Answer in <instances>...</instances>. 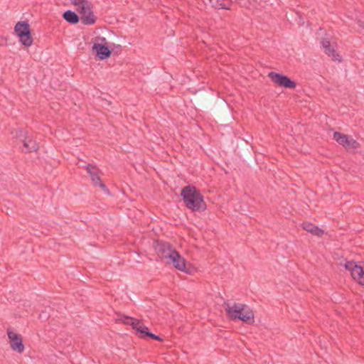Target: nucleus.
<instances>
[{"mask_svg":"<svg viewBox=\"0 0 364 364\" xmlns=\"http://www.w3.org/2000/svg\"><path fill=\"white\" fill-rule=\"evenodd\" d=\"M121 317L119 318L122 321V323L125 325L131 326V323L134 322L135 320H138L137 318L131 317L129 316L121 315Z\"/></svg>","mask_w":364,"mask_h":364,"instance_id":"22","label":"nucleus"},{"mask_svg":"<svg viewBox=\"0 0 364 364\" xmlns=\"http://www.w3.org/2000/svg\"><path fill=\"white\" fill-rule=\"evenodd\" d=\"M93 43H102L104 45H109V43L107 41V39L105 37L101 36L95 37Z\"/></svg>","mask_w":364,"mask_h":364,"instance_id":"24","label":"nucleus"},{"mask_svg":"<svg viewBox=\"0 0 364 364\" xmlns=\"http://www.w3.org/2000/svg\"><path fill=\"white\" fill-rule=\"evenodd\" d=\"M76 10L81 14V21L84 25H93L97 21V17L92 10L91 3L86 0L80 6L76 7Z\"/></svg>","mask_w":364,"mask_h":364,"instance_id":"9","label":"nucleus"},{"mask_svg":"<svg viewBox=\"0 0 364 364\" xmlns=\"http://www.w3.org/2000/svg\"><path fill=\"white\" fill-rule=\"evenodd\" d=\"M7 335L9 339L11 348L18 353H22L24 351L25 347L23 343L21 336L13 332L10 328L7 329Z\"/></svg>","mask_w":364,"mask_h":364,"instance_id":"11","label":"nucleus"},{"mask_svg":"<svg viewBox=\"0 0 364 364\" xmlns=\"http://www.w3.org/2000/svg\"><path fill=\"white\" fill-rule=\"evenodd\" d=\"M195 104L201 108H205L213 103L214 99L208 94L198 93L193 97Z\"/></svg>","mask_w":364,"mask_h":364,"instance_id":"12","label":"nucleus"},{"mask_svg":"<svg viewBox=\"0 0 364 364\" xmlns=\"http://www.w3.org/2000/svg\"><path fill=\"white\" fill-rule=\"evenodd\" d=\"M324 53L329 57H331L333 60H338V62L342 60L341 56L336 52L335 47L332 45L326 48Z\"/></svg>","mask_w":364,"mask_h":364,"instance_id":"18","label":"nucleus"},{"mask_svg":"<svg viewBox=\"0 0 364 364\" xmlns=\"http://www.w3.org/2000/svg\"><path fill=\"white\" fill-rule=\"evenodd\" d=\"M360 147V143L353 139L351 136L348 138L347 142L344 146V148L348 151H355Z\"/></svg>","mask_w":364,"mask_h":364,"instance_id":"19","label":"nucleus"},{"mask_svg":"<svg viewBox=\"0 0 364 364\" xmlns=\"http://www.w3.org/2000/svg\"><path fill=\"white\" fill-rule=\"evenodd\" d=\"M353 271V274L351 275L352 278L361 285L364 282V267L358 265Z\"/></svg>","mask_w":364,"mask_h":364,"instance_id":"17","label":"nucleus"},{"mask_svg":"<svg viewBox=\"0 0 364 364\" xmlns=\"http://www.w3.org/2000/svg\"><path fill=\"white\" fill-rule=\"evenodd\" d=\"M147 339H151V340H155V341H163V339L159 336L156 335V334L151 333V331L149 332V333L148 335Z\"/></svg>","mask_w":364,"mask_h":364,"instance_id":"25","label":"nucleus"},{"mask_svg":"<svg viewBox=\"0 0 364 364\" xmlns=\"http://www.w3.org/2000/svg\"><path fill=\"white\" fill-rule=\"evenodd\" d=\"M131 326L135 331V334L139 338L143 339L148 338V335L150 332L149 328L144 324H141L140 320H135L131 323Z\"/></svg>","mask_w":364,"mask_h":364,"instance_id":"13","label":"nucleus"},{"mask_svg":"<svg viewBox=\"0 0 364 364\" xmlns=\"http://www.w3.org/2000/svg\"><path fill=\"white\" fill-rule=\"evenodd\" d=\"M355 267H358V264L354 262H347L345 264V268L346 270H349L350 272V274H353V271Z\"/></svg>","mask_w":364,"mask_h":364,"instance_id":"23","label":"nucleus"},{"mask_svg":"<svg viewBox=\"0 0 364 364\" xmlns=\"http://www.w3.org/2000/svg\"><path fill=\"white\" fill-rule=\"evenodd\" d=\"M180 195L183 198L185 206L192 211L200 213L206 210L207 205L203 196L196 186L191 185L184 186Z\"/></svg>","mask_w":364,"mask_h":364,"instance_id":"1","label":"nucleus"},{"mask_svg":"<svg viewBox=\"0 0 364 364\" xmlns=\"http://www.w3.org/2000/svg\"><path fill=\"white\" fill-rule=\"evenodd\" d=\"M85 169L91 178L92 186L95 188H100L102 192L109 196L110 191L107 186L102 181L100 174L102 173L100 170L97 167L95 164H88Z\"/></svg>","mask_w":364,"mask_h":364,"instance_id":"5","label":"nucleus"},{"mask_svg":"<svg viewBox=\"0 0 364 364\" xmlns=\"http://www.w3.org/2000/svg\"><path fill=\"white\" fill-rule=\"evenodd\" d=\"M16 136L23 143V148L22 151L25 154L36 152L38 151L39 146L33 137L28 135V132L23 129H20L16 133Z\"/></svg>","mask_w":364,"mask_h":364,"instance_id":"6","label":"nucleus"},{"mask_svg":"<svg viewBox=\"0 0 364 364\" xmlns=\"http://www.w3.org/2000/svg\"><path fill=\"white\" fill-rule=\"evenodd\" d=\"M223 306L228 317L231 321H241L247 324L251 325L255 322V315L252 310L246 304L234 303L230 305L228 300L225 301Z\"/></svg>","mask_w":364,"mask_h":364,"instance_id":"2","label":"nucleus"},{"mask_svg":"<svg viewBox=\"0 0 364 364\" xmlns=\"http://www.w3.org/2000/svg\"><path fill=\"white\" fill-rule=\"evenodd\" d=\"M348 137H349V136L347 134H343V133H341L338 132H335L333 133V139L337 143H338L340 145H342L344 147L347 142Z\"/></svg>","mask_w":364,"mask_h":364,"instance_id":"20","label":"nucleus"},{"mask_svg":"<svg viewBox=\"0 0 364 364\" xmlns=\"http://www.w3.org/2000/svg\"><path fill=\"white\" fill-rule=\"evenodd\" d=\"M63 18L65 21L68 22L70 24H77L80 18L79 16L71 10H67L63 14Z\"/></svg>","mask_w":364,"mask_h":364,"instance_id":"16","label":"nucleus"},{"mask_svg":"<svg viewBox=\"0 0 364 364\" xmlns=\"http://www.w3.org/2000/svg\"><path fill=\"white\" fill-rule=\"evenodd\" d=\"M212 7L215 9H226L230 10V8L224 4V0H209Z\"/></svg>","mask_w":364,"mask_h":364,"instance_id":"21","label":"nucleus"},{"mask_svg":"<svg viewBox=\"0 0 364 364\" xmlns=\"http://www.w3.org/2000/svg\"><path fill=\"white\" fill-rule=\"evenodd\" d=\"M321 43L324 49L331 45L330 41L327 38H323Z\"/></svg>","mask_w":364,"mask_h":364,"instance_id":"26","label":"nucleus"},{"mask_svg":"<svg viewBox=\"0 0 364 364\" xmlns=\"http://www.w3.org/2000/svg\"><path fill=\"white\" fill-rule=\"evenodd\" d=\"M165 262L167 264L173 265V267L177 270L187 274L191 273L190 268L188 267V266H190V264L176 250H175V251H172V254L170 255Z\"/></svg>","mask_w":364,"mask_h":364,"instance_id":"7","label":"nucleus"},{"mask_svg":"<svg viewBox=\"0 0 364 364\" xmlns=\"http://www.w3.org/2000/svg\"><path fill=\"white\" fill-rule=\"evenodd\" d=\"M301 227L313 235L321 237L324 234V231L321 228L309 222H303Z\"/></svg>","mask_w":364,"mask_h":364,"instance_id":"15","label":"nucleus"},{"mask_svg":"<svg viewBox=\"0 0 364 364\" xmlns=\"http://www.w3.org/2000/svg\"><path fill=\"white\" fill-rule=\"evenodd\" d=\"M321 43L324 49L331 45L330 41L327 38H323Z\"/></svg>","mask_w":364,"mask_h":364,"instance_id":"27","label":"nucleus"},{"mask_svg":"<svg viewBox=\"0 0 364 364\" xmlns=\"http://www.w3.org/2000/svg\"><path fill=\"white\" fill-rule=\"evenodd\" d=\"M267 77L270 78L275 85L281 87L294 89L297 85L296 81L280 73L271 71L268 73Z\"/></svg>","mask_w":364,"mask_h":364,"instance_id":"8","label":"nucleus"},{"mask_svg":"<svg viewBox=\"0 0 364 364\" xmlns=\"http://www.w3.org/2000/svg\"><path fill=\"white\" fill-rule=\"evenodd\" d=\"M14 33L18 37L20 43L26 46L30 47L33 42L31 35V26L27 21H18L14 27Z\"/></svg>","mask_w":364,"mask_h":364,"instance_id":"3","label":"nucleus"},{"mask_svg":"<svg viewBox=\"0 0 364 364\" xmlns=\"http://www.w3.org/2000/svg\"><path fill=\"white\" fill-rule=\"evenodd\" d=\"M154 250L157 255L166 261L176 249L169 242L157 240L154 242Z\"/></svg>","mask_w":364,"mask_h":364,"instance_id":"10","label":"nucleus"},{"mask_svg":"<svg viewBox=\"0 0 364 364\" xmlns=\"http://www.w3.org/2000/svg\"><path fill=\"white\" fill-rule=\"evenodd\" d=\"M358 26H359L360 28H363V29H364V21H362L359 20V21H358Z\"/></svg>","mask_w":364,"mask_h":364,"instance_id":"29","label":"nucleus"},{"mask_svg":"<svg viewBox=\"0 0 364 364\" xmlns=\"http://www.w3.org/2000/svg\"><path fill=\"white\" fill-rule=\"evenodd\" d=\"M122 46L114 43L109 45H104L102 43H93L92 51L95 57L99 60H105L109 58L112 53H117V50H121Z\"/></svg>","mask_w":364,"mask_h":364,"instance_id":"4","label":"nucleus"},{"mask_svg":"<svg viewBox=\"0 0 364 364\" xmlns=\"http://www.w3.org/2000/svg\"><path fill=\"white\" fill-rule=\"evenodd\" d=\"M72 4L76 7L80 6L82 3H85L86 0H70Z\"/></svg>","mask_w":364,"mask_h":364,"instance_id":"28","label":"nucleus"},{"mask_svg":"<svg viewBox=\"0 0 364 364\" xmlns=\"http://www.w3.org/2000/svg\"><path fill=\"white\" fill-rule=\"evenodd\" d=\"M235 152L240 159L245 161L250 158L252 149L247 145V142L241 143L237 146Z\"/></svg>","mask_w":364,"mask_h":364,"instance_id":"14","label":"nucleus"}]
</instances>
